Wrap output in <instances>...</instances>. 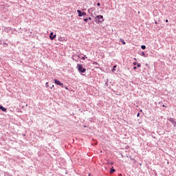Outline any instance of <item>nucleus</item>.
<instances>
[{
  "label": "nucleus",
  "mask_w": 176,
  "mask_h": 176,
  "mask_svg": "<svg viewBox=\"0 0 176 176\" xmlns=\"http://www.w3.org/2000/svg\"><path fill=\"white\" fill-rule=\"evenodd\" d=\"M95 21L96 24H100V23H102L104 21V16L102 15H97L95 17Z\"/></svg>",
  "instance_id": "obj_1"
},
{
  "label": "nucleus",
  "mask_w": 176,
  "mask_h": 176,
  "mask_svg": "<svg viewBox=\"0 0 176 176\" xmlns=\"http://www.w3.org/2000/svg\"><path fill=\"white\" fill-rule=\"evenodd\" d=\"M77 68H78V71L80 72H81L82 74H84V72H86V69L85 68H83V66L80 64L77 65Z\"/></svg>",
  "instance_id": "obj_2"
},
{
  "label": "nucleus",
  "mask_w": 176,
  "mask_h": 176,
  "mask_svg": "<svg viewBox=\"0 0 176 176\" xmlns=\"http://www.w3.org/2000/svg\"><path fill=\"white\" fill-rule=\"evenodd\" d=\"M54 83L56 85H58V86H61L62 87H64V84L57 79L54 80Z\"/></svg>",
  "instance_id": "obj_3"
},
{
  "label": "nucleus",
  "mask_w": 176,
  "mask_h": 176,
  "mask_svg": "<svg viewBox=\"0 0 176 176\" xmlns=\"http://www.w3.org/2000/svg\"><path fill=\"white\" fill-rule=\"evenodd\" d=\"M77 13H78L79 17H82V16H86V12L80 11V10H77Z\"/></svg>",
  "instance_id": "obj_4"
},
{
  "label": "nucleus",
  "mask_w": 176,
  "mask_h": 176,
  "mask_svg": "<svg viewBox=\"0 0 176 176\" xmlns=\"http://www.w3.org/2000/svg\"><path fill=\"white\" fill-rule=\"evenodd\" d=\"M56 35L54 34L53 32H52L50 35V38L51 39V41H54V39H56Z\"/></svg>",
  "instance_id": "obj_5"
},
{
  "label": "nucleus",
  "mask_w": 176,
  "mask_h": 176,
  "mask_svg": "<svg viewBox=\"0 0 176 176\" xmlns=\"http://www.w3.org/2000/svg\"><path fill=\"white\" fill-rule=\"evenodd\" d=\"M0 109H1V111H3V112H6V111H7V109L5 108V107H3V106H2V105H1V104H0Z\"/></svg>",
  "instance_id": "obj_6"
},
{
  "label": "nucleus",
  "mask_w": 176,
  "mask_h": 176,
  "mask_svg": "<svg viewBox=\"0 0 176 176\" xmlns=\"http://www.w3.org/2000/svg\"><path fill=\"white\" fill-rule=\"evenodd\" d=\"M113 173H115V169L112 167L110 170V174H113Z\"/></svg>",
  "instance_id": "obj_7"
},
{
  "label": "nucleus",
  "mask_w": 176,
  "mask_h": 176,
  "mask_svg": "<svg viewBox=\"0 0 176 176\" xmlns=\"http://www.w3.org/2000/svg\"><path fill=\"white\" fill-rule=\"evenodd\" d=\"M58 41L59 42H64V39L61 36L58 38Z\"/></svg>",
  "instance_id": "obj_8"
},
{
  "label": "nucleus",
  "mask_w": 176,
  "mask_h": 176,
  "mask_svg": "<svg viewBox=\"0 0 176 176\" xmlns=\"http://www.w3.org/2000/svg\"><path fill=\"white\" fill-rule=\"evenodd\" d=\"M120 42H122V45H126V42L122 38H120Z\"/></svg>",
  "instance_id": "obj_9"
},
{
  "label": "nucleus",
  "mask_w": 176,
  "mask_h": 176,
  "mask_svg": "<svg viewBox=\"0 0 176 176\" xmlns=\"http://www.w3.org/2000/svg\"><path fill=\"white\" fill-rule=\"evenodd\" d=\"M118 66H116V65H114L113 66V69H112V72H115V71H116V69H115V68H116Z\"/></svg>",
  "instance_id": "obj_10"
},
{
  "label": "nucleus",
  "mask_w": 176,
  "mask_h": 176,
  "mask_svg": "<svg viewBox=\"0 0 176 176\" xmlns=\"http://www.w3.org/2000/svg\"><path fill=\"white\" fill-rule=\"evenodd\" d=\"M141 48H142L143 50H144V49H146V46H145V45H142V46H141Z\"/></svg>",
  "instance_id": "obj_11"
},
{
  "label": "nucleus",
  "mask_w": 176,
  "mask_h": 176,
  "mask_svg": "<svg viewBox=\"0 0 176 176\" xmlns=\"http://www.w3.org/2000/svg\"><path fill=\"white\" fill-rule=\"evenodd\" d=\"M86 58H87V56H86V55L82 58V60H86Z\"/></svg>",
  "instance_id": "obj_12"
},
{
  "label": "nucleus",
  "mask_w": 176,
  "mask_h": 176,
  "mask_svg": "<svg viewBox=\"0 0 176 176\" xmlns=\"http://www.w3.org/2000/svg\"><path fill=\"white\" fill-rule=\"evenodd\" d=\"M93 64L94 65H98V63L97 62H94Z\"/></svg>",
  "instance_id": "obj_13"
},
{
  "label": "nucleus",
  "mask_w": 176,
  "mask_h": 176,
  "mask_svg": "<svg viewBox=\"0 0 176 176\" xmlns=\"http://www.w3.org/2000/svg\"><path fill=\"white\" fill-rule=\"evenodd\" d=\"M137 67H138V68H140V67H141V64H140V63H138V64H137Z\"/></svg>",
  "instance_id": "obj_14"
},
{
  "label": "nucleus",
  "mask_w": 176,
  "mask_h": 176,
  "mask_svg": "<svg viewBox=\"0 0 176 176\" xmlns=\"http://www.w3.org/2000/svg\"><path fill=\"white\" fill-rule=\"evenodd\" d=\"M88 19H84V21H86V22H87L88 21Z\"/></svg>",
  "instance_id": "obj_15"
},
{
  "label": "nucleus",
  "mask_w": 176,
  "mask_h": 176,
  "mask_svg": "<svg viewBox=\"0 0 176 176\" xmlns=\"http://www.w3.org/2000/svg\"><path fill=\"white\" fill-rule=\"evenodd\" d=\"M88 10L90 12V10H93V8H89Z\"/></svg>",
  "instance_id": "obj_16"
},
{
  "label": "nucleus",
  "mask_w": 176,
  "mask_h": 176,
  "mask_svg": "<svg viewBox=\"0 0 176 176\" xmlns=\"http://www.w3.org/2000/svg\"><path fill=\"white\" fill-rule=\"evenodd\" d=\"M133 65H137V63L134 62Z\"/></svg>",
  "instance_id": "obj_17"
},
{
  "label": "nucleus",
  "mask_w": 176,
  "mask_h": 176,
  "mask_svg": "<svg viewBox=\"0 0 176 176\" xmlns=\"http://www.w3.org/2000/svg\"><path fill=\"white\" fill-rule=\"evenodd\" d=\"M133 69H134V70L137 69V67L135 66V67H133Z\"/></svg>",
  "instance_id": "obj_18"
},
{
  "label": "nucleus",
  "mask_w": 176,
  "mask_h": 176,
  "mask_svg": "<svg viewBox=\"0 0 176 176\" xmlns=\"http://www.w3.org/2000/svg\"><path fill=\"white\" fill-rule=\"evenodd\" d=\"M97 5H98V6H100V3H98Z\"/></svg>",
  "instance_id": "obj_19"
},
{
  "label": "nucleus",
  "mask_w": 176,
  "mask_h": 176,
  "mask_svg": "<svg viewBox=\"0 0 176 176\" xmlns=\"http://www.w3.org/2000/svg\"><path fill=\"white\" fill-rule=\"evenodd\" d=\"M88 20H91V17H89Z\"/></svg>",
  "instance_id": "obj_20"
},
{
  "label": "nucleus",
  "mask_w": 176,
  "mask_h": 176,
  "mask_svg": "<svg viewBox=\"0 0 176 176\" xmlns=\"http://www.w3.org/2000/svg\"><path fill=\"white\" fill-rule=\"evenodd\" d=\"M166 23H168V20L166 19Z\"/></svg>",
  "instance_id": "obj_21"
},
{
  "label": "nucleus",
  "mask_w": 176,
  "mask_h": 176,
  "mask_svg": "<svg viewBox=\"0 0 176 176\" xmlns=\"http://www.w3.org/2000/svg\"><path fill=\"white\" fill-rule=\"evenodd\" d=\"M142 55H143V56H145V53L142 52Z\"/></svg>",
  "instance_id": "obj_22"
},
{
  "label": "nucleus",
  "mask_w": 176,
  "mask_h": 176,
  "mask_svg": "<svg viewBox=\"0 0 176 176\" xmlns=\"http://www.w3.org/2000/svg\"><path fill=\"white\" fill-rule=\"evenodd\" d=\"M137 116H138V117L140 116V113H138Z\"/></svg>",
  "instance_id": "obj_23"
},
{
  "label": "nucleus",
  "mask_w": 176,
  "mask_h": 176,
  "mask_svg": "<svg viewBox=\"0 0 176 176\" xmlns=\"http://www.w3.org/2000/svg\"><path fill=\"white\" fill-rule=\"evenodd\" d=\"M65 89H66V90H68V87H66Z\"/></svg>",
  "instance_id": "obj_24"
},
{
  "label": "nucleus",
  "mask_w": 176,
  "mask_h": 176,
  "mask_svg": "<svg viewBox=\"0 0 176 176\" xmlns=\"http://www.w3.org/2000/svg\"><path fill=\"white\" fill-rule=\"evenodd\" d=\"M110 164H113V162H111Z\"/></svg>",
  "instance_id": "obj_25"
},
{
  "label": "nucleus",
  "mask_w": 176,
  "mask_h": 176,
  "mask_svg": "<svg viewBox=\"0 0 176 176\" xmlns=\"http://www.w3.org/2000/svg\"><path fill=\"white\" fill-rule=\"evenodd\" d=\"M155 24H157V22L155 21Z\"/></svg>",
  "instance_id": "obj_26"
},
{
  "label": "nucleus",
  "mask_w": 176,
  "mask_h": 176,
  "mask_svg": "<svg viewBox=\"0 0 176 176\" xmlns=\"http://www.w3.org/2000/svg\"><path fill=\"white\" fill-rule=\"evenodd\" d=\"M52 87H54V85H52Z\"/></svg>",
  "instance_id": "obj_27"
},
{
  "label": "nucleus",
  "mask_w": 176,
  "mask_h": 176,
  "mask_svg": "<svg viewBox=\"0 0 176 176\" xmlns=\"http://www.w3.org/2000/svg\"><path fill=\"white\" fill-rule=\"evenodd\" d=\"M162 107H166V106H164V105H162Z\"/></svg>",
  "instance_id": "obj_28"
}]
</instances>
